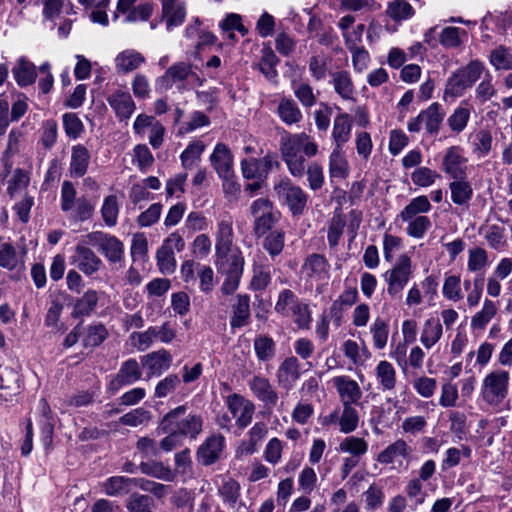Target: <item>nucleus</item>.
Returning <instances> with one entry per match:
<instances>
[{
  "mask_svg": "<svg viewBox=\"0 0 512 512\" xmlns=\"http://www.w3.org/2000/svg\"><path fill=\"white\" fill-rule=\"evenodd\" d=\"M233 240V218L223 213L218 217L216 225L214 264L219 272L227 274L221 286V292L225 295L237 290L244 267L241 252L233 249Z\"/></svg>",
  "mask_w": 512,
  "mask_h": 512,
  "instance_id": "1",
  "label": "nucleus"
},
{
  "mask_svg": "<svg viewBox=\"0 0 512 512\" xmlns=\"http://www.w3.org/2000/svg\"><path fill=\"white\" fill-rule=\"evenodd\" d=\"M303 153L311 158L318 154L317 143L305 132L286 134L280 141V152L292 176L302 177L305 174L306 160Z\"/></svg>",
  "mask_w": 512,
  "mask_h": 512,
  "instance_id": "2",
  "label": "nucleus"
},
{
  "mask_svg": "<svg viewBox=\"0 0 512 512\" xmlns=\"http://www.w3.org/2000/svg\"><path fill=\"white\" fill-rule=\"evenodd\" d=\"M432 205L427 196L412 198L399 214L402 222L407 224L406 234L414 239H422L432 227V222L425 214L430 212Z\"/></svg>",
  "mask_w": 512,
  "mask_h": 512,
  "instance_id": "3",
  "label": "nucleus"
},
{
  "mask_svg": "<svg viewBox=\"0 0 512 512\" xmlns=\"http://www.w3.org/2000/svg\"><path fill=\"white\" fill-rule=\"evenodd\" d=\"M187 407L181 405L167 413L162 420L164 430H175L180 436L196 439L203 429V418L200 414L185 415Z\"/></svg>",
  "mask_w": 512,
  "mask_h": 512,
  "instance_id": "4",
  "label": "nucleus"
},
{
  "mask_svg": "<svg viewBox=\"0 0 512 512\" xmlns=\"http://www.w3.org/2000/svg\"><path fill=\"white\" fill-rule=\"evenodd\" d=\"M485 65L480 60H471L467 65L457 69L447 80L444 96L461 97L468 88L480 79L485 71Z\"/></svg>",
  "mask_w": 512,
  "mask_h": 512,
  "instance_id": "5",
  "label": "nucleus"
},
{
  "mask_svg": "<svg viewBox=\"0 0 512 512\" xmlns=\"http://www.w3.org/2000/svg\"><path fill=\"white\" fill-rule=\"evenodd\" d=\"M330 268V263L325 256L312 253L304 259L301 276L310 289L315 288V291L321 294L330 278Z\"/></svg>",
  "mask_w": 512,
  "mask_h": 512,
  "instance_id": "6",
  "label": "nucleus"
},
{
  "mask_svg": "<svg viewBox=\"0 0 512 512\" xmlns=\"http://www.w3.org/2000/svg\"><path fill=\"white\" fill-rule=\"evenodd\" d=\"M413 275V265L410 256L403 253L398 256L393 266L384 273L387 283V293L391 298L401 295Z\"/></svg>",
  "mask_w": 512,
  "mask_h": 512,
  "instance_id": "7",
  "label": "nucleus"
},
{
  "mask_svg": "<svg viewBox=\"0 0 512 512\" xmlns=\"http://www.w3.org/2000/svg\"><path fill=\"white\" fill-rule=\"evenodd\" d=\"M510 374L508 371L497 369L488 373L481 385L483 400L491 405H498L507 397Z\"/></svg>",
  "mask_w": 512,
  "mask_h": 512,
  "instance_id": "8",
  "label": "nucleus"
},
{
  "mask_svg": "<svg viewBox=\"0 0 512 512\" xmlns=\"http://www.w3.org/2000/svg\"><path fill=\"white\" fill-rule=\"evenodd\" d=\"M253 217V231L260 237L270 231L279 220V212L274 210L273 203L267 198H258L250 206Z\"/></svg>",
  "mask_w": 512,
  "mask_h": 512,
  "instance_id": "9",
  "label": "nucleus"
},
{
  "mask_svg": "<svg viewBox=\"0 0 512 512\" xmlns=\"http://www.w3.org/2000/svg\"><path fill=\"white\" fill-rule=\"evenodd\" d=\"M184 247V239L178 232L171 233L163 240L155 256L160 273L170 275L175 272L177 261L174 251L181 252Z\"/></svg>",
  "mask_w": 512,
  "mask_h": 512,
  "instance_id": "10",
  "label": "nucleus"
},
{
  "mask_svg": "<svg viewBox=\"0 0 512 512\" xmlns=\"http://www.w3.org/2000/svg\"><path fill=\"white\" fill-rule=\"evenodd\" d=\"M445 114L443 107L434 102L415 118H411L407 123V129L411 133H418L424 126L428 135L436 136L439 133Z\"/></svg>",
  "mask_w": 512,
  "mask_h": 512,
  "instance_id": "11",
  "label": "nucleus"
},
{
  "mask_svg": "<svg viewBox=\"0 0 512 512\" xmlns=\"http://www.w3.org/2000/svg\"><path fill=\"white\" fill-rule=\"evenodd\" d=\"M86 242L98 250L110 263L121 262L124 258V244L117 237L100 231L86 234Z\"/></svg>",
  "mask_w": 512,
  "mask_h": 512,
  "instance_id": "12",
  "label": "nucleus"
},
{
  "mask_svg": "<svg viewBox=\"0 0 512 512\" xmlns=\"http://www.w3.org/2000/svg\"><path fill=\"white\" fill-rule=\"evenodd\" d=\"M278 198L283 200L294 215L302 214L307 205V194L290 180H281L274 186Z\"/></svg>",
  "mask_w": 512,
  "mask_h": 512,
  "instance_id": "13",
  "label": "nucleus"
},
{
  "mask_svg": "<svg viewBox=\"0 0 512 512\" xmlns=\"http://www.w3.org/2000/svg\"><path fill=\"white\" fill-rule=\"evenodd\" d=\"M225 405L232 418L235 419L237 427L241 430L245 429L252 422L255 405L249 399L240 394L233 393L225 398Z\"/></svg>",
  "mask_w": 512,
  "mask_h": 512,
  "instance_id": "14",
  "label": "nucleus"
},
{
  "mask_svg": "<svg viewBox=\"0 0 512 512\" xmlns=\"http://www.w3.org/2000/svg\"><path fill=\"white\" fill-rule=\"evenodd\" d=\"M86 242V235L83 236L75 246V252L71 263L75 265L82 273L91 276L98 272L102 266V260L91 250Z\"/></svg>",
  "mask_w": 512,
  "mask_h": 512,
  "instance_id": "15",
  "label": "nucleus"
},
{
  "mask_svg": "<svg viewBox=\"0 0 512 512\" xmlns=\"http://www.w3.org/2000/svg\"><path fill=\"white\" fill-rule=\"evenodd\" d=\"M467 158L460 146H451L444 152L442 170L452 179L467 178Z\"/></svg>",
  "mask_w": 512,
  "mask_h": 512,
  "instance_id": "16",
  "label": "nucleus"
},
{
  "mask_svg": "<svg viewBox=\"0 0 512 512\" xmlns=\"http://www.w3.org/2000/svg\"><path fill=\"white\" fill-rule=\"evenodd\" d=\"M191 64L187 62H177L170 66L165 73L156 79V88L163 91L172 88L176 83L183 82L189 77L194 76Z\"/></svg>",
  "mask_w": 512,
  "mask_h": 512,
  "instance_id": "17",
  "label": "nucleus"
},
{
  "mask_svg": "<svg viewBox=\"0 0 512 512\" xmlns=\"http://www.w3.org/2000/svg\"><path fill=\"white\" fill-rule=\"evenodd\" d=\"M300 367L301 364L295 356L285 358L276 372L279 387L290 391L301 377Z\"/></svg>",
  "mask_w": 512,
  "mask_h": 512,
  "instance_id": "18",
  "label": "nucleus"
},
{
  "mask_svg": "<svg viewBox=\"0 0 512 512\" xmlns=\"http://www.w3.org/2000/svg\"><path fill=\"white\" fill-rule=\"evenodd\" d=\"M329 76V84L343 101H356L357 92L349 71L340 69L329 73Z\"/></svg>",
  "mask_w": 512,
  "mask_h": 512,
  "instance_id": "19",
  "label": "nucleus"
},
{
  "mask_svg": "<svg viewBox=\"0 0 512 512\" xmlns=\"http://www.w3.org/2000/svg\"><path fill=\"white\" fill-rule=\"evenodd\" d=\"M342 405L358 404L362 398V390L359 384L349 376H336L332 379Z\"/></svg>",
  "mask_w": 512,
  "mask_h": 512,
  "instance_id": "20",
  "label": "nucleus"
},
{
  "mask_svg": "<svg viewBox=\"0 0 512 512\" xmlns=\"http://www.w3.org/2000/svg\"><path fill=\"white\" fill-rule=\"evenodd\" d=\"M224 446L225 438L222 435L209 436L197 450L198 461L205 466L212 465L220 458Z\"/></svg>",
  "mask_w": 512,
  "mask_h": 512,
  "instance_id": "21",
  "label": "nucleus"
},
{
  "mask_svg": "<svg viewBox=\"0 0 512 512\" xmlns=\"http://www.w3.org/2000/svg\"><path fill=\"white\" fill-rule=\"evenodd\" d=\"M160 3L168 31L184 23L187 14L185 0H160Z\"/></svg>",
  "mask_w": 512,
  "mask_h": 512,
  "instance_id": "22",
  "label": "nucleus"
},
{
  "mask_svg": "<svg viewBox=\"0 0 512 512\" xmlns=\"http://www.w3.org/2000/svg\"><path fill=\"white\" fill-rule=\"evenodd\" d=\"M142 372L138 362L135 359H128L123 362L118 373L109 383V389L113 392L118 391L126 385H131L141 378Z\"/></svg>",
  "mask_w": 512,
  "mask_h": 512,
  "instance_id": "23",
  "label": "nucleus"
},
{
  "mask_svg": "<svg viewBox=\"0 0 512 512\" xmlns=\"http://www.w3.org/2000/svg\"><path fill=\"white\" fill-rule=\"evenodd\" d=\"M268 433L264 422H256L247 432V439L242 440L236 449L238 456H247L255 453Z\"/></svg>",
  "mask_w": 512,
  "mask_h": 512,
  "instance_id": "24",
  "label": "nucleus"
},
{
  "mask_svg": "<svg viewBox=\"0 0 512 512\" xmlns=\"http://www.w3.org/2000/svg\"><path fill=\"white\" fill-rule=\"evenodd\" d=\"M210 163L218 177L233 173L234 158L230 149L224 143H217L210 155Z\"/></svg>",
  "mask_w": 512,
  "mask_h": 512,
  "instance_id": "25",
  "label": "nucleus"
},
{
  "mask_svg": "<svg viewBox=\"0 0 512 512\" xmlns=\"http://www.w3.org/2000/svg\"><path fill=\"white\" fill-rule=\"evenodd\" d=\"M146 62L142 53L135 49H126L114 59L115 69L118 74H128L140 68Z\"/></svg>",
  "mask_w": 512,
  "mask_h": 512,
  "instance_id": "26",
  "label": "nucleus"
},
{
  "mask_svg": "<svg viewBox=\"0 0 512 512\" xmlns=\"http://www.w3.org/2000/svg\"><path fill=\"white\" fill-rule=\"evenodd\" d=\"M107 102L120 120H127L133 114L136 106L129 92L117 90L107 98Z\"/></svg>",
  "mask_w": 512,
  "mask_h": 512,
  "instance_id": "27",
  "label": "nucleus"
},
{
  "mask_svg": "<svg viewBox=\"0 0 512 512\" xmlns=\"http://www.w3.org/2000/svg\"><path fill=\"white\" fill-rule=\"evenodd\" d=\"M252 393L264 404L269 406L276 405L278 394L271 385L270 381L263 376H254L248 383Z\"/></svg>",
  "mask_w": 512,
  "mask_h": 512,
  "instance_id": "28",
  "label": "nucleus"
},
{
  "mask_svg": "<svg viewBox=\"0 0 512 512\" xmlns=\"http://www.w3.org/2000/svg\"><path fill=\"white\" fill-rule=\"evenodd\" d=\"M171 363L172 356L165 349L149 353L142 358V365L149 370L150 375L162 374L169 369Z\"/></svg>",
  "mask_w": 512,
  "mask_h": 512,
  "instance_id": "29",
  "label": "nucleus"
},
{
  "mask_svg": "<svg viewBox=\"0 0 512 512\" xmlns=\"http://www.w3.org/2000/svg\"><path fill=\"white\" fill-rule=\"evenodd\" d=\"M90 163V153L88 149L81 145H74L71 149V160L69 172L72 177H83Z\"/></svg>",
  "mask_w": 512,
  "mask_h": 512,
  "instance_id": "30",
  "label": "nucleus"
},
{
  "mask_svg": "<svg viewBox=\"0 0 512 512\" xmlns=\"http://www.w3.org/2000/svg\"><path fill=\"white\" fill-rule=\"evenodd\" d=\"M352 119L347 113L338 114L333 122L332 139L334 148H342L351 137Z\"/></svg>",
  "mask_w": 512,
  "mask_h": 512,
  "instance_id": "31",
  "label": "nucleus"
},
{
  "mask_svg": "<svg viewBox=\"0 0 512 512\" xmlns=\"http://www.w3.org/2000/svg\"><path fill=\"white\" fill-rule=\"evenodd\" d=\"M443 335V326L438 318L430 317L425 320L420 334V342L426 349L436 345Z\"/></svg>",
  "mask_w": 512,
  "mask_h": 512,
  "instance_id": "32",
  "label": "nucleus"
},
{
  "mask_svg": "<svg viewBox=\"0 0 512 512\" xmlns=\"http://www.w3.org/2000/svg\"><path fill=\"white\" fill-rule=\"evenodd\" d=\"M451 200L459 206H467L473 197V188L467 178L453 179L449 184Z\"/></svg>",
  "mask_w": 512,
  "mask_h": 512,
  "instance_id": "33",
  "label": "nucleus"
},
{
  "mask_svg": "<svg viewBox=\"0 0 512 512\" xmlns=\"http://www.w3.org/2000/svg\"><path fill=\"white\" fill-rule=\"evenodd\" d=\"M249 319L250 298L248 295H237L236 302L232 305L230 325L232 328H241L249 323Z\"/></svg>",
  "mask_w": 512,
  "mask_h": 512,
  "instance_id": "34",
  "label": "nucleus"
},
{
  "mask_svg": "<svg viewBox=\"0 0 512 512\" xmlns=\"http://www.w3.org/2000/svg\"><path fill=\"white\" fill-rule=\"evenodd\" d=\"M277 115L288 126L298 124L303 118L297 103L293 99L285 97L279 101Z\"/></svg>",
  "mask_w": 512,
  "mask_h": 512,
  "instance_id": "35",
  "label": "nucleus"
},
{
  "mask_svg": "<svg viewBox=\"0 0 512 512\" xmlns=\"http://www.w3.org/2000/svg\"><path fill=\"white\" fill-rule=\"evenodd\" d=\"M12 72L17 84L21 87L33 84L37 77L35 65L25 57L18 59Z\"/></svg>",
  "mask_w": 512,
  "mask_h": 512,
  "instance_id": "36",
  "label": "nucleus"
},
{
  "mask_svg": "<svg viewBox=\"0 0 512 512\" xmlns=\"http://www.w3.org/2000/svg\"><path fill=\"white\" fill-rule=\"evenodd\" d=\"M375 376L382 391H391L395 388L396 370L390 362L381 360L375 368Z\"/></svg>",
  "mask_w": 512,
  "mask_h": 512,
  "instance_id": "37",
  "label": "nucleus"
},
{
  "mask_svg": "<svg viewBox=\"0 0 512 512\" xmlns=\"http://www.w3.org/2000/svg\"><path fill=\"white\" fill-rule=\"evenodd\" d=\"M409 453L410 447L404 440L399 439L381 451L377 461L381 464H392L399 458H406Z\"/></svg>",
  "mask_w": 512,
  "mask_h": 512,
  "instance_id": "38",
  "label": "nucleus"
},
{
  "mask_svg": "<svg viewBox=\"0 0 512 512\" xmlns=\"http://www.w3.org/2000/svg\"><path fill=\"white\" fill-rule=\"evenodd\" d=\"M139 469L143 474L163 481L172 482L175 479V472L160 461L141 462Z\"/></svg>",
  "mask_w": 512,
  "mask_h": 512,
  "instance_id": "39",
  "label": "nucleus"
},
{
  "mask_svg": "<svg viewBox=\"0 0 512 512\" xmlns=\"http://www.w3.org/2000/svg\"><path fill=\"white\" fill-rule=\"evenodd\" d=\"M135 478L124 476H113L108 478L103 484V490L108 496H121L128 494L134 487Z\"/></svg>",
  "mask_w": 512,
  "mask_h": 512,
  "instance_id": "40",
  "label": "nucleus"
},
{
  "mask_svg": "<svg viewBox=\"0 0 512 512\" xmlns=\"http://www.w3.org/2000/svg\"><path fill=\"white\" fill-rule=\"evenodd\" d=\"M329 175L332 179H345L349 175L348 161L342 148H333L329 156Z\"/></svg>",
  "mask_w": 512,
  "mask_h": 512,
  "instance_id": "41",
  "label": "nucleus"
},
{
  "mask_svg": "<svg viewBox=\"0 0 512 512\" xmlns=\"http://www.w3.org/2000/svg\"><path fill=\"white\" fill-rule=\"evenodd\" d=\"M278 63L279 59L270 47L266 46L261 50V57L257 63V67L265 78L274 80L278 76L276 69Z\"/></svg>",
  "mask_w": 512,
  "mask_h": 512,
  "instance_id": "42",
  "label": "nucleus"
},
{
  "mask_svg": "<svg viewBox=\"0 0 512 512\" xmlns=\"http://www.w3.org/2000/svg\"><path fill=\"white\" fill-rule=\"evenodd\" d=\"M253 348L257 359L261 362L271 361L275 357V342L270 336L263 334L256 336Z\"/></svg>",
  "mask_w": 512,
  "mask_h": 512,
  "instance_id": "43",
  "label": "nucleus"
},
{
  "mask_svg": "<svg viewBox=\"0 0 512 512\" xmlns=\"http://www.w3.org/2000/svg\"><path fill=\"white\" fill-rule=\"evenodd\" d=\"M489 63L495 70H512V49L499 45L491 50Z\"/></svg>",
  "mask_w": 512,
  "mask_h": 512,
  "instance_id": "44",
  "label": "nucleus"
},
{
  "mask_svg": "<svg viewBox=\"0 0 512 512\" xmlns=\"http://www.w3.org/2000/svg\"><path fill=\"white\" fill-rule=\"evenodd\" d=\"M372 335L373 346L377 350H382L386 347L389 337V324L381 318L376 317L369 327Z\"/></svg>",
  "mask_w": 512,
  "mask_h": 512,
  "instance_id": "45",
  "label": "nucleus"
},
{
  "mask_svg": "<svg viewBox=\"0 0 512 512\" xmlns=\"http://www.w3.org/2000/svg\"><path fill=\"white\" fill-rule=\"evenodd\" d=\"M98 302V294L95 290H87L81 298H79L73 308L72 316L74 318L87 316L94 311Z\"/></svg>",
  "mask_w": 512,
  "mask_h": 512,
  "instance_id": "46",
  "label": "nucleus"
},
{
  "mask_svg": "<svg viewBox=\"0 0 512 512\" xmlns=\"http://www.w3.org/2000/svg\"><path fill=\"white\" fill-rule=\"evenodd\" d=\"M386 14L396 22L410 19L415 11L413 7L405 0H393L388 3Z\"/></svg>",
  "mask_w": 512,
  "mask_h": 512,
  "instance_id": "47",
  "label": "nucleus"
},
{
  "mask_svg": "<svg viewBox=\"0 0 512 512\" xmlns=\"http://www.w3.org/2000/svg\"><path fill=\"white\" fill-rule=\"evenodd\" d=\"M339 450L358 458L367 453L368 443L364 438L348 436L340 442Z\"/></svg>",
  "mask_w": 512,
  "mask_h": 512,
  "instance_id": "48",
  "label": "nucleus"
},
{
  "mask_svg": "<svg viewBox=\"0 0 512 512\" xmlns=\"http://www.w3.org/2000/svg\"><path fill=\"white\" fill-rule=\"evenodd\" d=\"M343 410L339 416V430L344 434L354 432L359 425V413L353 405H342Z\"/></svg>",
  "mask_w": 512,
  "mask_h": 512,
  "instance_id": "49",
  "label": "nucleus"
},
{
  "mask_svg": "<svg viewBox=\"0 0 512 512\" xmlns=\"http://www.w3.org/2000/svg\"><path fill=\"white\" fill-rule=\"evenodd\" d=\"M496 313V304L486 298L481 310L471 318V327L473 329H483L492 320Z\"/></svg>",
  "mask_w": 512,
  "mask_h": 512,
  "instance_id": "50",
  "label": "nucleus"
},
{
  "mask_svg": "<svg viewBox=\"0 0 512 512\" xmlns=\"http://www.w3.org/2000/svg\"><path fill=\"white\" fill-rule=\"evenodd\" d=\"M204 150L205 144L202 141L196 140L191 142L180 155L182 166L185 169H191L200 160Z\"/></svg>",
  "mask_w": 512,
  "mask_h": 512,
  "instance_id": "51",
  "label": "nucleus"
},
{
  "mask_svg": "<svg viewBox=\"0 0 512 512\" xmlns=\"http://www.w3.org/2000/svg\"><path fill=\"white\" fill-rule=\"evenodd\" d=\"M219 27L223 32H227L228 37L232 40L235 39L233 31H238L242 36L248 33V29L242 23V16L237 13H229L220 22Z\"/></svg>",
  "mask_w": 512,
  "mask_h": 512,
  "instance_id": "52",
  "label": "nucleus"
},
{
  "mask_svg": "<svg viewBox=\"0 0 512 512\" xmlns=\"http://www.w3.org/2000/svg\"><path fill=\"white\" fill-rule=\"evenodd\" d=\"M240 490V484L235 479L228 478L219 487L218 494L224 503L233 507L240 497Z\"/></svg>",
  "mask_w": 512,
  "mask_h": 512,
  "instance_id": "53",
  "label": "nucleus"
},
{
  "mask_svg": "<svg viewBox=\"0 0 512 512\" xmlns=\"http://www.w3.org/2000/svg\"><path fill=\"white\" fill-rule=\"evenodd\" d=\"M488 264V253L484 248L477 246L468 250L467 268L470 272L484 270Z\"/></svg>",
  "mask_w": 512,
  "mask_h": 512,
  "instance_id": "54",
  "label": "nucleus"
},
{
  "mask_svg": "<svg viewBox=\"0 0 512 512\" xmlns=\"http://www.w3.org/2000/svg\"><path fill=\"white\" fill-rule=\"evenodd\" d=\"M301 302L293 291L290 289H283L278 294V299L275 303V311L284 316H289L292 309Z\"/></svg>",
  "mask_w": 512,
  "mask_h": 512,
  "instance_id": "55",
  "label": "nucleus"
},
{
  "mask_svg": "<svg viewBox=\"0 0 512 512\" xmlns=\"http://www.w3.org/2000/svg\"><path fill=\"white\" fill-rule=\"evenodd\" d=\"M118 213L119 205L117 197L115 195L107 196L101 207V214L104 223L109 227L115 226L118 219Z\"/></svg>",
  "mask_w": 512,
  "mask_h": 512,
  "instance_id": "56",
  "label": "nucleus"
},
{
  "mask_svg": "<svg viewBox=\"0 0 512 512\" xmlns=\"http://www.w3.org/2000/svg\"><path fill=\"white\" fill-rule=\"evenodd\" d=\"M330 59L325 55H315L309 60V71L316 81H321L331 73L329 71Z\"/></svg>",
  "mask_w": 512,
  "mask_h": 512,
  "instance_id": "57",
  "label": "nucleus"
},
{
  "mask_svg": "<svg viewBox=\"0 0 512 512\" xmlns=\"http://www.w3.org/2000/svg\"><path fill=\"white\" fill-rule=\"evenodd\" d=\"M470 119V109L462 105L458 106L449 116L447 123L453 132H462Z\"/></svg>",
  "mask_w": 512,
  "mask_h": 512,
  "instance_id": "58",
  "label": "nucleus"
},
{
  "mask_svg": "<svg viewBox=\"0 0 512 512\" xmlns=\"http://www.w3.org/2000/svg\"><path fill=\"white\" fill-rule=\"evenodd\" d=\"M30 182L29 173L21 168H16L8 182L7 192L13 197L16 193L27 188Z\"/></svg>",
  "mask_w": 512,
  "mask_h": 512,
  "instance_id": "59",
  "label": "nucleus"
},
{
  "mask_svg": "<svg viewBox=\"0 0 512 512\" xmlns=\"http://www.w3.org/2000/svg\"><path fill=\"white\" fill-rule=\"evenodd\" d=\"M19 256L11 243H0V267L14 270L19 264Z\"/></svg>",
  "mask_w": 512,
  "mask_h": 512,
  "instance_id": "60",
  "label": "nucleus"
},
{
  "mask_svg": "<svg viewBox=\"0 0 512 512\" xmlns=\"http://www.w3.org/2000/svg\"><path fill=\"white\" fill-rule=\"evenodd\" d=\"M284 232L281 230L271 231L263 241L264 249L275 257L279 255L284 248Z\"/></svg>",
  "mask_w": 512,
  "mask_h": 512,
  "instance_id": "61",
  "label": "nucleus"
},
{
  "mask_svg": "<svg viewBox=\"0 0 512 512\" xmlns=\"http://www.w3.org/2000/svg\"><path fill=\"white\" fill-rule=\"evenodd\" d=\"M459 399L457 385L446 381L441 385L439 405L443 408L455 407Z\"/></svg>",
  "mask_w": 512,
  "mask_h": 512,
  "instance_id": "62",
  "label": "nucleus"
},
{
  "mask_svg": "<svg viewBox=\"0 0 512 512\" xmlns=\"http://www.w3.org/2000/svg\"><path fill=\"white\" fill-rule=\"evenodd\" d=\"M493 138L488 130H480L476 133L473 140V152L478 157H484L492 149Z\"/></svg>",
  "mask_w": 512,
  "mask_h": 512,
  "instance_id": "63",
  "label": "nucleus"
},
{
  "mask_svg": "<svg viewBox=\"0 0 512 512\" xmlns=\"http://www.w3.org/2000/svg\"><path fill=\"white\" fill-rule=\"evenodd\" d=\"M293 318L294 323L299 329H309L312 317L309 306L302 301L296 305L290 315Z\"/></svg>",
  "mask_w": 512,
  "mask_h": 512,
  "instance_id": "64",
  "label": "nucleus"
}]
</instances>
